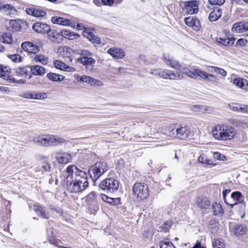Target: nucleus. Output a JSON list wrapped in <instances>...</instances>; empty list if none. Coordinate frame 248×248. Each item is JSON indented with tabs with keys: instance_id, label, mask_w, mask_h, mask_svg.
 <instances>
[{
	"instance_id": "nucleus-1",
	"label": "nucleus",
	"mask_w": 248,
	"mask_h": 248,
	"mask_svg": "<svg viewBox=\"0 0 248 248\" xmlns=\"http://www.w3.org/2000/svg\"><path fill=\"white\" fill-rule=\"evenodd\" d=\"M62 178L71 192H81L89 186L86 172L74 165L68 166L62 172Z\"/></svg>"
},
{
	"instance_id": "nucleus-2",
	"label": "nucleus",
	"mask_w": 248,
	"mask_h": 248,
	"mask_svg": "<svg viewBox=\"0 0 248 248\" xmlns=\"http://www.w3.org/2000/svg\"><path fill=\"white\" fill-rule=\"evenodd\" d=\"M214 137L220 140L232 139L235 135V131L232 126L218 124L212 130Z\"/></svg>"
},
{
	"instance_id": "nucleus-3",
	"label": "nucleus",
	"mask_w": 248,
	"mask_h": 248,
	"mask_svg": "<svg viewBox=\"0 0 248 248\" xmlns=\"http://www.w3.org/2000/svg\"><path fill=\"white\" fill-rule=\"evenodd\" d=\"M108 170V167L106 163L98 162L90 168L88 172L93 181L95 182Z\"/></svg>"
},
{
	"instance_id": "nucleus-4",
	"label": "nucleus",
	"mask_w": 248,
	"mask_h": 248,
	"mask_svg": "<svg viewBox=\"0 0 248 248\" xmlns=\"http://www.w3.org/2000/svg\"><path fill=\"white\" fill-rule=\"evenodd\" d=\"M99 187L107 193H113L118 189L119 181L114 178H106L99 183Z\"/></svg>"
},
{
	"instance_id": "nucleus-5",
	"label": "nucleus",
	"mask_w": 248,
	"mask_h": 248,
	"mask_svg": "<svg viewBox=\"0 0 248 248\" xmlns=\"http://www.w3.org/2000/svg\"><path fill=\"white\" fill-rule=\"evenodd\" d=\"M133 194L140 200L146 198L149 195L148 186L144 183H136L133 186Z\"/></svg>"
},
{
	"instance_id": "nucleus-6",
	"label": "nucleus",
	"mask_w": 248,
	"mask_h": 248,
	"mask_svg": "<svg viewBox=\"0 0 248 248\" xmlns=\"http://www.w3.org/2000/svg\"><path fill=\"white\" fill-rule=\"evenodd\" d=\"M244 197L240 191H234L231 193L230 196L228 197V199L225 202L227 204L232 208L234 205L238 204L241 205V207L245 208V204L243 201Z\"/></svg>"
},
{
	"instance_id": "nucleus-7",
	"label": "nucleus",
	"mask_w": 248,
	"mask_h": 248,
	"mask_svg": "<svg viewBox=\"0 0 248 248\" xmlns=\"http://www.w3.org/2000/svg\"><path fill=\"white\" fill-rule=\"evenodd\" d=\"M86 202L89 206V208L93 207L95 211L98 209L97 201L100 198L94 191L90 193L86 197Z\"/></svg>"
},
{
	"instance_id": "nucleus-8",
	"label": "nucleus",
	"mask_w": 248,
	"mask_h": 248,
	"mask_svg": "<svg viewBox=\"0 0 248 248\" xmlns=\"http://www.w3.org/2000/svg\"><path fill=\"white\" fill-rule=\"evenodd\" d=\"M53 141L54 140L53 139V135L38 137L33 139V141L35 143L44 146H53Z\"/></svg>"
},
{
	"instance_id": "nucleus-9",
	"label": "nucleus",
	"mask_w": 248,
	"mask_h": 248,
	"mask_svg": "<svg viewBox=\"0 0 248 248\" xmlns=\"http://www.w3.org/2000/svg\"><path fill=\"white\" fill-rule=\"evenodd\" d=\"M21 48L24 51L28 52L30 56L31 54L37 53L40 50L38 46L29 41L22 43L21 44Z\"/></svg>"
},
{
	"instance_id": "nucleus-10",
	"label": "nucleus",
	"mask_w": 248,
	"mask_h": 248,
	"mask_svg": "<svg viewBox=\"0 0 248 248\" xmlns=\"http://www.w3.org/2000/svg\"><path fill=\"white\" fill-rule=\"evenodd\" d=\"M248 31V22L244 21L234 23L232 28V31L236 33H243Z\"/></svg>"
},
{
	"instance_id": "nucleus-11",
	"label": "nucleus",
	"mask_w": 248,
	"mask_h": 248,
	"mask_svg": "<svg viewBox=\"0 0 248 248\" xmlns=\"http://www.w3.org/2000/svg\"><path fill=\"white\" fill-rule=\"evenodd\" d=\"M162 59L168 66L180 71L182 68V65L177 61L170 58L169 56L163 55Z\"/></svg>"
},
{
	"instance_id": "nucleus-12",
	"label": "nucleus",
	"mask_w": 248,
	"mask_h": 248,
	"mask_svg": "<svg viewBox=\"0 0 248 248\" xmlns=\"http://www.w3.org/2000/svg\"><path fill=\"white\" fill-rule=\"evenodd\" d=\"M230 229L231 233L236 236L245 234L247 232L246 227L239 224L232 225Z\"/></svg>"
},
{
	"instance_id": "nucleus-13",
	"label": "nucleus",
	"mask_w": 248,
	"mask_h": 248,
	"mask_svg": "<svg viewBox=\"0 0 248 248\" xmlns=\"http://www.w3.org/2000/svg\"><path fill=\"white\" fill-rule=\"evenodd\" d=\"M184 8L189 14H196L198 12V7L196 1H187L184 2Z\"/></svg>"
},
{
	"instance_id": "nucleus-14",
	"label": "nucleus",
	"mask_w": 248,
	"mask_h": 248,
	"mask_svg": "<svg viewBox=\"0 0 248 248\" xmlns=\"http://www.w3.org/2000/svg\"><path fill=\"white\" fill-rule=\"evenodd\" d=\"M176 137L181 140L186 139L190 135V131L189 127L186 126H181L175 130Z\"/></svg>"
},
{
	"instance_id": "nucleus-15",
	"label": "nucleus",
	"mask_w": 248,
	"mask_h": 248,
	"mask_svg": "<svg viewBox=\"0 0 248 248\" xmlns=\"http://www.w3.org/2000/svg\"><path fill=\"white\" fill-rule=\"evenodd\" d=\"M47 34L48 38L52 42L59 43L62 41L61 32H58L54 29L49 30L46 33Z\"/></svg>"
},
{
	"instance_id": "nucleus-16",
	"label": "nucleus",
	"mask_w": 248,
	"mask_h": 248,
	"mask_svg": "<svg viewBox=\"0 0 248 248\" xmlns=\"http://www.w3.org/2000/svg\"><path fill=\"white\" fill-rule=\"evenodd\" d=\"M162 74L161 78L166 79L179 80L182 78L178 73H174L168 69H163Z\"/></svg>"
},
{
	"instance_id": "nucleus-17",
	"label": "nucleus",
	"mask_w": 248,
	"mask_h": 248,
	"mask_svg": "<svg viewBox=\"0 0 248 248\" xmlns=\"http://www.w3.org/2000/svg\"><path fill=\"white\" fill-rule=\"evenodd\" d=\"M25 11L27 14L36 17H43L46 14L44 10L38 8H27Z\"/></svg>"
},
{
	"instance_id": "nucleus-18",
	"label": "nucleus",
	"mask_w": 248,
	"mask_h": 248,
	"mask_svg": "<svg viewBox=\"0 0 248 248\" xmlns=\"http://www.w3.org/2000/svg\"><path fill=\"white\" fill-rule=\"evenodd\" d=\"M49 26L42 22H36L32 26V29L36 32L45 34L49 30Z\"/></svg>"
},
{
	"instance_id": "nucleus-19",
	"label": "nucleus",
	"mask_w": 248,
	"mask_h": 248,
	"mask_svg": "<svg viewBox=\"0 0 248 248\" xmlns=\"http://www.w3.org/2000/svg\"><path fill=\"white\" fill-rule=\"evenodd\" d=\"M185 22L187 26L192 27L194 30L196 31L200 30V22L196 18L187 17L185 18Z\"/></svg>"
},
{
	"instance_id": "nucleus-20",
	"label": "nucleus",
	"mask_w": 248,
	"mask_h": 248,
	"mask_svg": "<svg viewBox=\"0 0 248 248\" xmlns=\"http://www.w3.org/2000/svg\"><path fill=\"white\" fill-rule=\"evenodd\" d=\"M56 158L60 164H67L72 160V156L70 154L64 152L59 153L56 154Z\"/></svg>"
},
{
	"instance_id": "nucleus-21",
	"label": "nucleus",
	"mask_w": 248,
	"mask_h": 248,
	"mask_svg": "<svg viewBox=\"0 0 248 248\" xmlns=\"http://www.w3.org/2000/svg\"><path fill=\"white\" fill-rule=\"evenodd\" d=\"M30 58L32 62H39L44 65L47 64L48 57L44 54L34 53L31 55Z\"/></svg>"
},
{
	"instance_id": "nucleus-22",
	"label": "nucleus",
	"mask_w": 248,
	"mask_h": 248,
	"mask_svg": "<svg viewBox=\"0 0 248 248\" xmlns=\"http://www.w3.org/2000/svg\"><path fill=\"white\" fill-rule=\"evenodd\" d=\"M198 71V77L202 78L206 81L210 83L216 84L218 83V79L214 75L207 73L202 70Z\"/></svg>"
},
{
	"instance_id": "nucleus-23",
	"label": "nucleus",
	"mask_w": 248,
	"mask_h": 248,
	"mask_svg": "<svg viewBox=\"0 0 248 248\" xmlns=\"http://www.w3.org/2000/svg\"><path fill=\"white\" fill-rule=\"evenodd\" d=\"M53 64L55 68L61 70H64L67 72H74L75 69L73 67L66 65L65 63L58 60H55Z\"/></svg>"
},
{
	"instance_id": "nucleus-24",
	"label": "nucleus",
	"mask_w": 248,
	"mask_h": 248,
	"mask_svg": "<svg viewBox=\"0 0 248 248\" xmlns=\"http://www.w3.org/2000/svg\"><path fill=\"white\" fill-rule=\"evenodd\" d=\"M222 15V10L218 7H217L210 13L208 19L211 22L216 21L218 20Z\"/></svg>"
},
{
	"instance_id": "nucleus-25",
	"label": "nucleus",
	"mask_w": 248,
	"mask_h": 248,
	"mask_svg": "<svg viewBox=\"0 0 248 248\" xmlns=\"http://www.w3.org/2000/svg\"><path fill=\"white\" fill-rule=\"evenodd\" d=\"M108 53L117 59H122L124 56V50L118 48H109L108 50Z\"/></svg>"
},
{
	"instance_id": "nucleus-26",
	"label": "nucleus",
	"mask_w": 248,
	"mask_h": 248,
	"mask_svg": "<svg viewBox=\"0 0 248 248\" xmlns=\"http://www.w3.org/2000/svg\"><path fill=\"white\" fill-rule=\"evenodd\" d=\"M51 20L53 23L62 26H69L71 23L70 20L61 17L53 16Z\"/></svg>"
},
{
	"instance_id": "nucleus-27",
	"label": "nucleus",
	"mask_w": 248,
	"mask_h": 248,
	"mask_svg": "<svg viewBox=\"0 0 248 248\" xmlns=\"http://www.w3.org/2000/svg\"><path fill=\"white\" fill-rule=\"evenodd\" d=\"M31 71L35 76H43L46 73L45 68L39 65L31 66Z\"/></svg>"
},
{
	"instance_id": "nucleus-28",
	"label": "nucleus",
	"mask_w": 248,
	"mask_h": 248,
	"mask_svg": "<svg viewBox=\"0 0 248 248\" xmlns=\"http://www.w3.org/2000/svg\"><path fill=\"white\" fill-rule=\"evenodd\" d=\"M62 40V37L67 39L74 40L79 37V35L71 32L69 30H63L61 31Z\"/></svg>"
},
{
	"instance_id": "nucleus-29",
	"label": "nucleus",
	"mask_w": 248,
	"mask_h": 248,
	"mask_svg": "<svg viewBox=\"0 0 248 248\" xmlns=\"http://www.w3.org/2000/svg\"><path fill=\"white\" fill-rule=\"evenodd\" d=\"M176 127L174 124H170L165 126L163 128L162 132L165 135L171 137L175 135Z\"/></svg>"
},
{
	"instance_id": "nucleus-30",
	"label": "nucleus",
	"mask_w": 248,
	"mask_h": 248,
	"mask_svg": "<svg viewBox=\"0 0 248 248\" xmlns=\"http://www.w3.org/2000/svg\"><path fill=\"white\" fill-rule=\"evenodd\" d=\"M198 71L201 70L198 69H194L193 71H190L187 68L182 66V68L181 70H180L179 71L182 72L183 74H184L186 75H187L189 77L194 78L198 76Z\"/></svg>"
},
{
	"instance_id": "nucleus-31",
	"label": "nucleus",
	"mask_w": 248,
	"mask_h": 248,
	"mask_svg": "<svg viewBox=\"0 0 248 248\" xmlns=\"http://www.w3.org/2000/svg\"><path fill=\"white\" fill-rule=\"evenodd\" d=\"M196 205L203 209L207 208L210 205V202L204 197H198L196 201Z\"/></svg>"
},
{
	"instance_id": "nucleus-32",
	"label": "nucleus",
	"mask_w": 248,
	"mask_h": 248,
	"mask_svg": "<svg viewBox=\"0 0 248 248\" xmlns=\"http://www.w3.org/2000/svg\"><path fill=\"white\" fill-rule=\"evenodd\" d=\"M33 210L37 213L38 216H41L45 219H48L49 217L48 214L46 213L43 207L39 205H34Z\"/></svg>"
},
{
	"instance_id": "nucleus-33",
	"label": "nucleus",
	"mask_w": 248,
	"mask_h": 248,
	"mask_svg": "<svg viewBox=\"0 0 248 248\" xmlns=\"http://www.w3.org/2000/svg\"><path fill=\"white\" fill-rule=\"evenodd\" d=\"M217 41L219 44L227 46L228 45H232L234 43L235 39L233 37L217 38Z\"/></svg>"
},
{
	"instance_id": "nucleus-34",
	"label": "nucleus",
	"mask_w": 248,
	"mask_h": 248,
	"mask_svg": "<svg viewBox=\"0 0 248 248\" xmlns=\"http://www.w3.org/2000/svg\"><path fill=\"white\" fill-rule=\"evenodd\" d=\"M78 62L85 66H90L94 64L95 62L92 57H80L78 59Z\"/></svg>"
},
{
	"instance_id": "nucleus-35",
	"label": "nucleus",
	"mask_w": 248,
	"mask_h": 248,
	"mask_svg": "<svg viewBox=\"0 0 248 248\" xmlns=\"http://www.w3.org/2000/svg\"><path fill=\"white\" fill-rule=\"evenodd\" d=\"M47 78L53 81H62L64 80V77L62 75L50 72L46 75Z\"/></svg>"
},
{
	"instance_id": "nucleus-36",
	"label": "nucleus",
	"mask_w": 248,
	"mask_h": 248,
	"mask_svg": "<svg viewBox=\"0 0 248 248\" xmlns=\"http://www.w3.org/2000/svg\"><path fill=\"white\" fill-rule=\"evenodd\" d=\"M247 82L246 79L240 78H237L233 80V83L234 84L243 89H245V85L246 84L247 85V83H248Z\"/></svg>"
},
{
	"instance_id": "nucleus-37",
	"label": "nucleus",
	"mask_w": 248,
	"mask_h": 248,
	"mask_svg": "<svg viewBox=\"0 0 248 248\" xmlns=\"http://www.w3.org/2000/svg\"><path fill=\"white\" fill-rule=\"evenodd\" d=\"M99 198H101L103 201L107 203H108L111 205H116L117 203V199H114L108 197L105 194H100V195H99Z\"/></svg>"
},
{
	"instance_id": "nucleus-38",
	"label": "nucleus",
	"mask_w": 248,
	"mask_h": 248,
	"mask_svg": "<svg viewBox=\"0 0 248 248\" xmlns=\"http://www.w3.org/2000/svg\"><path fill=\"white\" fill-rule=\"evenodd\" d=\"M209 68L211 69H208L209 71L212 72L213 71L215 72L218 73V74L221 75L223 77H225L227 75V72L222 68H220L217 67L211 66L209 67Z\"/></svg>"
},
{
	"instance_id": "nucleus-39",
	"label": "nucleus",
	"mask_w": 248,
	"mask_h": 248,
	"mask_svg": "<svg viewBox=\"0 0 248 248\" xmlns=\"http://www.w3.org/2000/svg\"><path fill=\"white\" fill-rule=\"evenodd\" d=\"M213 210L215 215L222 214L224 213L223 209L219 203H215L213 205Z\"/></svg>"
},
{
	"instance_id": "nucleus-40",
	"label": "nucleus",
	"mask_w": 248,
	"mask_h": 248,
	"mask_svg": "<svg viewBox=\"0 0 248 248\" xmlns=\"http://www.w3.org/2000/svg\"><path fill=\"white\" fill-rule=\"evenodd\" d=\"M53 139L54 140V141H53V146L61 145L63 143H66L68 142V141L65 139L58 136L53 135Z\"/></svg>"
},
{
	"instance_id": "nucleus-41",
	"label": "nucleus",
	"mask_w": 248,
	"mask_h": 248,
	"mask_svg": "<svg viewBox=\"0 0 248 248\" xmlns=\"http://www.w3.org/2000/svg\"><path fill=\"white\" fill-rule=\"evenodd\" d=\"M212 244L213 248H224L225 244L220 239H214Z\"/></svg>"
},
{
	"instance_id": "nucleus-42",
	"label": "nucleus",
	"mask_w": 248,
	"mask_h": 248,
	"mask_svg": "<svg viewBox=\"0 0 248 248\" xmlns=\"http://www.w3.org/2000/svg\"><path fill=\"white\" fill-rule=\"evenodd\" d=\"M172 225V222L170 221H167L164 223V224L160 227V231L164 232H168Z\"/></svg>"
},
{
	"instance_id": "nucleus-43",
	"label": "nucleus",
	"mask_w": 248,
	"mask_h": 248,
	"mask_svg": "<svg viewBox=\"0 0 248 248\" xmlns=\"http://www.w3.org/2000/svg\"><path fill=\"white\" fill-rule=\"evenodd\" d=\"M160 248H175L172 243L167 241H162L159 243Z\"/></svg>"
},
{
	"instance_id": "nucleus-44",
	"label": "nucleus",
	"mask_w": 248,
	"mask_h": 248,
	"mask_svg": "<svg viewBox=\"0 0 248 248\" xmlns=\"http://www.w3.org/2000/svg\"><path fill=\"white\" fill-rule=\"evenodd\" d=\"M163 69H161L160 68H156L154 69H151L150 71V73L155 77H157L161 78L162 76V72Z\"/></svg>"
},
{
	"instance_id": "nucleus-45",
	"label": "nucleus",
	"mask_w": 248,
	"mask_h": 248,
	"mask_svg": "<svg viewBox=\"0 0 248 248\" xmlns=\"http://www.w3.org/2000/svg\"><path fill=\"white\" fill-rule=\"evenodd\" d=\"M47 97V94L45 93H37L32 94V99H45Z\"/></svg>"
},
{
	"instance_id": "nucleus-46",
	"label": "nucleus",
	"mask_w": 248,
	"mask_h": 248,
	"mask_svg": "<svg viewBox=\"0 0 248 248\" xmlns=\"http://www.w3.org/2000/svg\"><path fill=\"white\" fill-rule=\"evenodd\" d=\"M8 58L13 62H19L21 61V57L18 54H14L8 55Z\"/></svg>"
},
{
	"instance_id": "nucleus-47",
	"label": "nucleus",
	"mask_w": 248,
	"mask_h": 248,
	"mask_svg": "<svg viewBox=\"0 0 248 248\" xmlns=\"http://www.w3.org/2000/svg\"><path fill=\"white\" fill-rule=\"evenodd\" d=\"M233 108H235L236 110L239 111L242 113H248V105H239L235 108L233 107Z\"/></svg>"
},
{
	"instance_id": "nucleus-48",
	"label": "nucleus",
	"mask_w": 248,
	"mask_h": 248,
	"mask_svg": "<svg viewBox=\"0 0 248 248\" xmlns=\"http://www.w3.org/2000/svg\"><path fill=\"white\" fill-rule=\"evenodd\" d=\"M83 34L90 41L93 39L94 37V34L91 31H89V30L86 29H85L83 31Z\"/></svg>"
},
{
	"instance_id": "nucleus-49",
	"label": "nucleus",
	"mask_w": 248,
	"mask_h": 248,
	"mask_svg": "<svg viewBox=\"0 0 248 248\" xmlns=\"http://www.w3.org/2000/svg\"><path fill=\"white\" fill-rule=\"evenodd\" d=\"M3 9L5 11L8 12L10 14H13L16 11L14 7L11 5L9 4H3Z\"/></svg>"
},
{
	"instance_id": "nucleus-50",
	"label": "nucleus",
	"mask_w": 248,
	"mask_h": 248,
	"mask_svg": "<svg viewBox=\"0 0 248 248\" xmlns=\"http://www.w3.org/2000/svg\"><path fill=\"white\" fill-rule=\"evenodd\" d=\"M213 157L218 160H226V156L219 152H214L213 154Z\"/></svg>"
},
{
	"instance_id": "nucleus-51",
	"label": "nucleus",
	"mask_w": 248,
	"mask_h": 248,
	"mask_svg": "<svg viewBox=\"0 0 248 248\" xmlns=\"http://www.w3.org/2000/svg\"><path fill=\"white\" fill-rule=\"evenodd\" d=\"M2 42L7 43V44H10L13 41L12 37L11 36L10 34H4L2 35Z\"/></svg>"
},
{
	"instance_id": "nucleus-52",
	"label": "nucleus",
	"mask_w": 248,
	"mask_h": 248,
	"mask_svg": "<svg viewBox=\"0 0 248 248\" xmlns=\"http://www.w3.org/2000/svg\"><path fill=\"white\" fill-rule=\"evenodd\" d=\"M16 72L17 75L22 76H23L24 75H27L28 73V71L24 68H19L18 69H17L16 70Z\"/></svg>"
},
{
	"instance_id": "nucleus-53",
	"label": "nucleus",
	"mask_w": 248,
	"mask_h": 248,
	"mask_svg": "<svg viewBox=\"0 0 248 248\" xmlns=\"http://www.w3.org/2000/svg\"><path fill=\"white\" fill-rule=\"evenodd\" d=\"M10 24L12 26L13 29L16 31H18L21 28V26L16 20L11 21Z\"/></svg>"
},
{
	"instance_id": "nucleus-54",
	"label": "nucleus",
	"mask_w": 248,
	"mask_h": 248,
	"mask_svg": "<svg viewBox=\"0 0 248 248\" xmlns=\"http://www.w3.org/2000/svg\"><path fill=\"white\" fill-rule=\"evenodd\" d=\"M208 1L212 5H221L224 3L225 0H208Z\"/></svg>"
},
{
	"instance_id": "nucleus-55",
	"label": "nucleus",
	"mask_w": 248,
	"mask_h": 248,
	"mask_svg": "<svg viewBox=\"0 0 248 248\" xmlns=\"http://www.w3.org/2000/svg\"><path fill=\"white\" fill-rule=\"evenodd\" d=\"M199 162L205 164H211V160L205 158L203 156L200 155L198 158Z\"/></svg>"
},
{
	"instance_id": "nucleus-56",
	"label": "nucleus",
	"mask_w": 248,
	"mask_h": 248,
	"mask_svg": "<svg viewBox=\"0 0 248 248\" xmlns=\"http://www.w3.org/2000/svg\"><path fill=\"white\" fill-rule=\"evenodd\" d=\"M19 96L24 98L32 99V93L30 92H26L20 94Z\"/></svg>"
},
{
	"instance_id": "nucleus-57",
	"label": "nucleus",
	"mask_w": 248,
	"mask_h": 248,
	"mask_svg": "<svg viewBox=\"0 0 248 248\" xmlns=\"http://www.w3.org/2000/svg\"><path fill=\"white\" fill-rule=\"evenodd\" d=\"M89 83H91L92 85H98V86H100V85H102V83L100 81L97 80L95 78H91V80H90Z\"/></svg>"
},
{
	"instance_id": "nucleus-58",
	"label": "nucleus",
	"mask_w": 248,
	"mask_h": 248,
	"mask_svg": "<svg viewBox=\"0 0 248 248\" xmlns=\"http://www.w3.org/2000/svg\"><path fill=\"white\" fill-rule=\"evenodd\" d=\"M31 84L33 85H38L42 84V80L38 77H36L33 79Z\"/></svg>"
},
{
	"instance_id": "nucleus-59",
	"label": "nucleus",
	"mask_w": 248,
	"mask_h": 248,
	"mask_svg": "<svg viewBox=\"0 0 248 248\" xmlns=\"http://www.w3.org/2000/svg\"><path fill=\"white\" fill-rule=\"evenodd\" d=\"M114 0H102V3L104 5L111 6L114 3Z\"/></svg>"
},
{
	"instance_id": "nucleus-60",
	"label": "nucleus",
	"mask_w": 248,
	"mask_h": 248,
	"mask_svg": "<svg viewBox=\"0 0 248 248\" xmlns=\"http://www.w3.org/2000/svg\"><path fill=\"white\" fill-rule=\"evenodd\" d=\"M230 191H231V189H225L223 190L222 196H223V199L224 202H225L227 200V199H228L227 195L230 192Z\"/></svg>"
},
{
	"instance_id": "nucleus-61",
	"label": "nucleus",
	"mask_w": 248,
	"mask_h": 248,
	"mask_svg": "<svg viewBox=\"0 0 248 248\" xmlns=\"http://www.w3.org/2000/svg\"><path fill=\"white\" fill-rule=\"evenodd\" d=\"M50 209L52 211H55L57 214L62 215L63 214V211L61 208H56L54 206L50 207Z\"/></svg>"
},
{
	"instance_id": "nucleus-62",
	"label": "nucleus",
	"mask_w": 248,
	"mask_h": 248,
	"mask_svg": "<svg viewBox=\"0 0 248 248\" xmlns=\"http://www.w3.org/2000/svg\"><path fill=\"white\" fill-rule=\"evenodd\" d=\"M247 43V40L243 38H240L238 39L236 43L237 45H240L242 46H245Z\"/></svg>"
},
{
	"instance_id": "nucleus-63",
	"label": "nucleus",
	"mask_w": 248,
	"mask_h": 248,
	"mask_svg": "<svg viewBox=\"0 0 248 248\" xmlns=\"http://www.w3.org/2000/svg\"><path fill=\"white\" fill-rule=\"evenodd\" d=\"M80 80L83 82L89 83L90 80H91V77L87 76H83L81 77Z\"/></svg>"
},
{
	"instance_id": "nucleus-64",
	"label": "nucleus",
	"mask_w": 248,
	"mask_h": 248,
	"mask_svg": "<svg viewBox=\"0 0 248 248\" xmlns=\"http://www.w3.org/2000/svg\"><path fill=\"white\" fill-rule=\"evenodd\" d=\"M81 55L82 56V57H90L91 56V53L87 50H82L81 51Z\"/></svg>"
}]
</instances>
